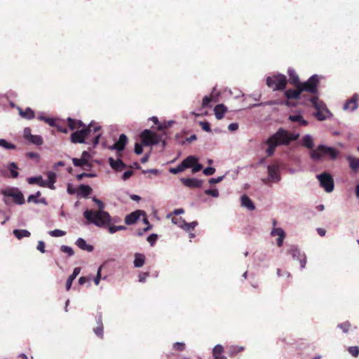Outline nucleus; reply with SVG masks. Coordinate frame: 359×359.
<instances>
[{"instance_id": "nucleus-1", "label": "nucleus", "mask_w": 359, "mask_h": 359, "mask_svg": "<svg viewBox=\"0 0 359 359\" xmlns=\"http://www.w3.org/2000/svg\"><path fill=\"white\" fill-rule=\"evenodd\" d=\"M81 128V130H77L72 133L70 136L71 142L74 144L87 143L92 144L93 147H96L102 135L100 132L101 127L94 126L91 123L88 126H85L84 128Z\"/></svg>"}, {"instance_id": "nucleus-2", "label": "nucleus", "mask_w": 359, "mask_h": 359, "mask_svg": "<svg viewBox=\"0 0 359 359\" xmlns=\"http://www.w3.org/2000/svg\"><path fill=\"white\" fill-rule=\"evenodd\" d=\"M299 134H293L282 128H279L265 142L268 144V149L266 150L267 156H272L278 146L288 145L292 142L297 140Z\"/></svg>"}, {"instance_id": "nucleus-3", "label": "nucleus", "mask_w": 359, "mask_h": 359, "mask_svg": "<svg viewBox=\"0 0 359 359\" xmlns=\"http://www.w3.org/2000/svg\"><path fill=\"white\" fill-rule=\"evenodd\" d=\"M93 201L97 205L99 210L96 211L87 210L84 212V217L90 223L97 226L102 227L109 225L111 222V217L109 214L104 211V205L102 201L93 197Z\"/></svg>"}, {"instance_id": "nucleus-4", "label": "nucleus", "mask_w": 359, "mask_h": 359, "mask_svg": "<svg viewBox=\"0 0 359 359\" xmlns=\"http://www.w3.org/2000/svg\"><path fill=\"white\" fill-rule=\"evenodd\" d=\"M327 156L334 160L338 156V151L333 147L319 145L316 149H312L311 152V157L315 161L320 160L323 157Z\"/></svg>"}, {"instance_id": "nucleus-5", "label": "nucleus", "mask_w": 359, "mask_h": 359, "mask_svg": "<svg viewBox=\"0 0 359 359\" xmlns=\"http://www.w3.org/2000/svg\"><path fill=\"white\" fill-rule=\"evenodd\" d=\"M287 83V78L281 74H274L268 76L266 79V84L273 90H283L286 88Z\"/></svg>"}, {"instance_id": "nucleus-6", "label": "nucleus", "mask_w": 359, "mask_h": 359, "mask_svg": "<svg viewBox=\"0 0 359 359\" xmlns=\"http://www.w3.org/2000/svg\"><path fill=\"white\" fill-rule=\"evenodd\" d=\"M140 138L142 144L145 146L155 145L161 142L165 144V140H163V135H158L150 130L146 129L143 130L140 134Z\"/></svg>"}, {"instance_id": "nucleus-7", "label": "nucleus", "mask_w": 359, "mask_h": 359, "mask_svg": "<svg viewBox=\"0 0 359 359\" xmlns=\"http://www.w3.org/2000/svg\"><path fill=\"white\" fill-rule=\"evenodd\" d=\"M319 77L318 75L314 74L311 76L306 81L301 83L299 84V88L303 93L304 92L309 93L313 96H316L315 95L318 93V85L319 83Z\"/></svg>"}, {"instance_id": "nucleus-8", "label": "nucleus", "mask_w": 359, "mask_h": 359, "mask_svg": "<svg viewBox=\"0 0 359 359\" xmlns=\"http://www.w3.org/2000/svg\"><path fill=\"white\" fill-rule=\"evenodd\" d=\"M308 101H309L313 107L316 109V112L315 114L316 117L319 121H323L326 118V114L329 112L325 103L320 100H319L317 96H311L308 98Z\"/></svg>"}, {"instance_id": "nucleus-9", "label": "nucleus", "mask_w": 359, "mask_h": 359, "mask_svg": "<svg viewBox=\"0 0 359 359\" xmlns=\"http://www.w3.org/2000/svg\"><path fill=\"white\" fill-rule=\"evenodd\" d=\"M1 194L4 196L12 197L15 203L22 205L25 203V198L22 193L15 187L2 189Z\"/></svg>"}, {"instance_id": "nucleus-10", "label": "nucleus", "mask_w": 359, "mask_h": 359, "mask_svg": "<svg viewBox=\"0 0 359 359\" xmlns=\"http://www.w3.org/2000/svg\"><path fill=\"white\" fill-rule=\"evenodd\" d=\"M187 168H192L193 172H197L202 169V165L198 163L196 157L189 156L181 162V172Z\"/></svg>"}, {"instance_id": "nucleus-11", "label": "nucleus", "mask_w": 359, "mask_h": 359, "mask_svg": "<svg viewBox=\"0 0 359 359\" xmlns=\"http://www.w3.org/2000/svg\"><path fill=\"white\" fill-rule=\"evenodd\" d=\"M318 179L320 182V186L324 188L325 191L331 192L334 189V180L332 177L326 172H323L318 175Z\"/></svg>"}, {"instance_id": "nucleus-12", "label": "nucleus", "mask_w": 359, "mask_h": 359, "mask_svg": "<svg viewBox=\"0 0 359 359\" xmlns=\"http://www.w3.org/2000/svg\"><path fill=\"white\" fill-rule=\"evenodd\" d=\"M289 253L292 255L293 259H297L299 262L302 269H304L306 264V257L304 253H302L301 251L296 247H292Z\"/></svg>"}, {"instance_id": "nucleus-13", "label": "nucleus", "mask_w": 359, "mask_h": 359, "mask_svg": "<svg viewBox=\"0 0 359 359\" xmlns=\"http://www.w3.org/2000/svg\"><path fill=\"white\" fill-rule=\"evenodd\" d=\"M25 137L30 142L36 145H41L43 142V138L40 135H34L31 134V130L29 128L25 129Z\"/></svg>"}, {"instance_id": "nucleus-14", "label": "nucleus", "mask_w": 359, "mask_h": 359, "mask_svg": "<svg viewBox=\"0 0 359 359\" xmlns=\"http://www.w3.org/2000/svg\"><path fill=\"white\" fill-rule=\"evenodd\" d=\"M198 225V222L194 221L191 223H187L185 220L181 219V229H183L189 233L190 241L195 237V234L192 233L195 227Z\"/></svg>"}, {"instance_id": "nucleus-15", "label": "nucleus", "mask_w": 359, "mask_h": 359, "mask_svg": "<svg viewBox=\"0 0 359 359\" xmlns=\"http://www.w3.org/2000/svg\"><path fill=\"white\" fill-rule=\"evenodd\" d=\"M150 119L156 126V128L158 130H165L168 129L172 126V124L176 123L174 121L160 122L156 116H153Z\"/></svg>"}, {"instance_id": "nucleus-16", "label": "nucleus", "mask_w": 359, "mask_h": 359, "mask_svg": "<svg viewBox=\"0 0 359 359\" xmlns=\"http://www.w3.org/2000/svg\"><path fill=\"white\" fill-rule=\"evenodd\" d=\"M181 182L189 188H199L203 184V180L196 178H181Z\"/></svg>"}, {"instance_id": "nucleus-17", "label": "nucleus", "mask_w": 359, "mask_h": 359, "mask_svg": "<svg viewBox=\"0 0 359 359\" xmlns=\"http://www.w3.org/2000/svg\"><path fill=\"white\" fill-rule=\"evenodd\" d=\"M296 89H287L285 91V96L287 100H299L302 94L298 86H294Z\"/></svg>"}, {"instance_id": "nucleus-18", "label": "nucleus", "mask_w": 359, "mask_h": 359, "mask_svg": "<svg viewBox=\"0 0 359 359\" xmlns=\"http://www.w3.org/2000/svg\"><path fill=\"white\" fill-rule=\"evenodd\" d=\"M127 142H128L127 136L124 134H121L119 136L118 141L114 144V145L111 147V149H115L118 151H121L125 149Z\"/></svg>"}, {"instance_id": "nucleus-19", "label": "nucleus", "mask_w": 359, "mask_h": 359, "mask_svg": "<svg viewBox=\"0 0 359 359\" xmlns=\"http://www.w3.org/2000/svg\"><path fill=\"white\" fill-rule=\"evenodd\" d=\"M268 173L271 179L274 182H278L280 179L279 175V167L278 165L273 164L268 166Z\"/></svg>"}, {"instance_id": "nucleus-20", "label": "nucleus", "mask_w": 359, "mask_h": 359, "mask_svg": "<svg viewBox=\"0 0 359 359\" xmlns=\"http://www.w3.org/2000/svg\"><path fill=\"white\" fill-rule=\"evenodd\" d=\"M358 99V95L357 94H354L350 100L346 101V104H344V109H350L351 111L355 110L358 107L357 103Z\"/></svg>"}, {"instance_id": "nucleus-21", "label": "nucleus", "mask_w": 359, "mask_h": 359, "mask_svg": "<svg viewBox=\"0 0 359 359\" xmlns=\"http://www.w3.org/2000/svg\"><path fill=\"white\" fill-rule=\"evenodd\" d=\"M18 110L20 116L25 119L31 120L35 117V113L30 107H27L23 110L22 108L18 107Z\"/></svg>"}, {"instance_id": "nucleus-22", "label": "nucleus", "mask_w": 359, "mask_h": 359, "mask_svg": "<svg viewBox=\"0 0 359 359\" xmlns=\"http://www.w3.org/2000/svg\"><path fill=\"white\" fill-rule=\"evenodd\" d=\"M67 121L68 127L71 130H74L76 129L79 130L81 128H84L86 126L85 123H83L81 121L76 120L72 118H68Z\"/></svg>"}, {"instance_id": "nucleus-23", "label": "nucleus", "mask_w": 359, "mask_h": 359, "mask_svg": "<svg viewBox=\"0 0 359 359\" xmlns=\"http://www.w3.org/2000/svg\"><path fill=\"white\" fill-rule=\"evenodd\" d=\"M142 213L141 210H136L135 212H131L130 214L128 215L125 217V223L128 225L133 224L135 223L137 219L140 218V216Z\"/></svg>"}, {"instance_id": "nucleus-24", "label": "nucleus", "mask_w": 359, "mask_h": 359, "mask_svg": "<svg viewBox=\"0 0 359 359\" xmlns=\"http://www.w3.org/2000/svg\"><path fill=\"white\" fill-rule=\"evenodd\" d=\"M287 74L289 76V80L290 84L293 86H299L300 83L299 78L298 74L296 73L294 69L290 68L287 70Z\"/></svg>"}, {"instance_id": "nucleus-25", "label": "nucleus", "mask_w": 359, "mask_h": 359, "mask_svg": "<svg viewBox=\"0 0 359 359\" xmlns=\"http://www.w3.org/2000/svg\"><path fill=\"white\" fill-rule=\"evenodd\" d=\"M109 163L111 167L117 171L122 170L126 166V164L121 159L114 160L112 158H109Z\"/></svg>"}, {"instance_id": "nucleus-26", "label": "nucleus", "mask_w": 359, "mask_h": 359, "mask_svg": "<svg viewBox=\"0 0 359 359\" xmlns=\"http://www.w3.org/2000/svg\"><path fill=\"white\" fill-rule=\"evenodd\" d=\"M76 245L82 250L93 252L94 247L92 245L87 244L83 238H79L76 241Z\"/></svg>"}, {"instance_id": "nucleus-27", "label": "nucleus", "mask_w": 359, "mask_h": 359, "mask_svg": "<svg viewBox=\"0 0 359 359\" xmlns=\"http://www.w3.org/2000/svg\"><path fill=\"white\" fill-rule=\"evenodd\" d=\"M47 177H48V180H44L46 187H48L50 189H55L54 184L56 182V174L54 172L50 171L47 173Z\"/></svg>"}, {"instance_id": "nucleus-28", "label": "nucleus", "mask_w": 359, "mask_h": 359, "mask_svg": "<svg viewBox=\"0 0 359 359\" xmlns=\"http://www.w3.org/2000/svg\"><path fill=\"white\" fill-rule=\"evenodd\" d=\"M92 188L89 185L81 184L78 187V196L88 197L92 193Z\"/></svg>"}, {"instance_id": "nucleus-29", "label": "nucleus", "mask_w": 359, "mask_h": 359, "mask_svg": "<svg viewBox=\"0 0 359 359\" xmlns=\"http://www.w3.org/2000/svg\"><path fill=\"white\" fill-rule=\"evenodd\" d=\"M227 109L223 104H219L215 106L214 109L215 117L220 120L224 117V113Z\"/></svg>"}, {"instance_id": "nucleus-30", "label": "nucleus", "mask_w": 359, "mask_h": 359, "mask_svg": "<svg viewBox=\"0 0 359 359\" xmlns=\"http://www.w3.org/2000/svg\"><path fill=\"white\" fill-rule=\"evenodd\" d=\"M346 158L349 163L351 169L355 172H357L359 170V158L351 156H347Z\"/></svg>"}, {"instance_id": "nucleus-31", "label": "nucleus", "mask_w": 359, "mask_h": 359, "mask_svg": "<svg viewBox=\"0 0 359 359\" xmlns=\"http://www.w3.org/2000/svg\"><path fill=\"white\" fill-rule=\"evenodd\" d=\"M241 205L250 210H254L255 209L253 202L247 195H243L241 196Z\"/></svg>"}, {"instance_id": "nucleus-32", "label": "nucleus", "mask_w": 359, "mask_h": 359, "mask_svg": "<svg viewBox=\"0 0 359 359\" xmlns=\"http://www.w3.org/2000/svg\"><path fill=\"white\" fill-rule=\"evenodd\" d=\"M27 182L29 184H38L41 187H46L45 181L43 180L41 175L29 177L27 179Z\"/></svg>"}, {"instance_id": "nucleus-33", "label": "nucleus", "mask_w": 359, "mask_h": 359, "mask_svg": "<svg viewBox=\"0 0 359 359\" xmlns=\"http://www.w3.org/2000/svg\"><path fill=\"white\" fill-rule=\"evenodd\" d=\"M145 263V256L141 253L135 254L134 266L135 267H142Z\"/></svg>"}, {"instance_id": "nucleus-34", "label": "nucleus", "mask_w": 359, "mask_h": 359, "mask_svg": "<svg viewBox=\"0 0 359 359\" xmlns=\"http://www.w3.org/2000/svg\"><path fill=\"white\" fill-rule=\"evenodd\" d=\"M289 120L292 122H298L299 125L304 126L309 124L308 121H306L301 114L290 115Z\"/></svg>"}, {"instance_id": "nucleus-35", "label": "nucleus", "mask_w": 359, "mask_h": 359, "mask_svg": "<svg viewBox=\"0 0 359 359\" xmlns=\"http://www.w3.org/2000/svg\"><path fill=\"white\" fill-rule=\"evenodd\" d=\"M13 234L18 239L20 240L24 237H29L31 233L26 229H15L13 230Z\"/></svg>"}, {"instance_id": "nucleus-36", "label": "nucleus", "mask_w": 359, "mask_h": 359, "mask_svg": "<svg viewBox=\"0 0 359 359\" xmlns=\"http://www.w3.org/2000/svg\"><path fill=\"white\" fill-rule=\"evenodd\" d=\"M79 273H80L79 268H75L74 269L72 274L68 278L67 283H66V289L67 290H69L70 289L73 280L76 278V277L79 275Z\"/></svg>"}, {"instance_id": "nucleus-37", "label": "nucleus", "mask_w": 359, "mask_h": 359, "mask_svg": "<svg viewBox=\"0 0 359 359\" xmlns=\"http://www.w3.org/2000/svg\"><path fill=\"white\" fill-rule=\"evenodd\" d=\"M302 145L312 149L313 147V139L311 135H306L302 139Z\"/></svg>"}, {"instance_id": "nucleus-38", "label": "nucleus", "mask_w": 359, "mask_h": 359, "mask_svg": "<svg viewBox=\"0 0 359 359\" xmlns=\"http://www.w3.org/2000/svg\"><path fill=\"white\" fill-rule=\"evenodd\" d=\"M8 169L11 172V177L12 178H17L19 175L17 169H18V165L15 163H11L8 165Z\"/></svg>"}, {"instance_id": "nucleus-39", "label": "nucleus", "mask_w": 359, "mask_h": 359, "mask_svg": "<svg viewBox=\"0 0 359 359\" xmlns=\"http://www.w3.org/2000/svg\"><path fill=\"white\" fill-rule=\"evenodd\" d=\"M72 162H73L74 165L76 167H81L83 165H90L89 162L82 158H73Z\"/></svg>"}, {"instance_id": "nucleus-40", "label": "nucleus", "mask_w": 359, "mask_h": 359, "mask_svg": "<svg viewBox=\"0 0 359 359\" xmlns=\"http://www.w3.org/2000/svg\"><path fill=\"white\" fill-rule=\"evenodd\" d=\"M178 215H180V209H175L172 213H170L167 215V218L171 219L172 224H177L179 219L176 216Z\"/></svg>"}, {"instance_id": "nucleus-41", "label": "nucleus", "mask_w": 359, "mask_h": 359, "mask_svg": "<svg viewBox=\"0 0 359 359\" xmlns=\"http://www.w3.org/2000/svg\"><path fill=\"white\" fill-rule=\"evenodd\" d=\"M98 326L94 329V332L97 336H102L103 334V327L101 321V317L100 316L97 320Z\"/></svg>"}, {"instance_id": "nucleus-42", "label": "nucleus", "mask_w": 359, "mask_h": 359, "mask_svg": "<svg viewBox=\"0 0 359 359\" xmlns=\"http://www.w3.org/2000/svg\"><path fill=\"white\" fill-rule=\"evenodd\" d=\"M49 235L53 237H60L66 234V232L60 229H55L48 232Z\"/></svg>"}, {"instance_id": "nucleus-43", "label": "nucleus", "mask_w": 359, "mask_h": 359, "mask_svg": "<svg viewBox=\"0 0 359 359\" xmlns=\"http://www.w3.org/2000/svg\"><path fill=\"white\" fill-rule=\"evenodd\" d=\"M271 235L272 236H278L280 237L285 236V233L281 228H273L271 232Z\"/></svg>"}, {"instance_id": "nucleus-44", "label": "nucleus", "mask_w": 359, "mask_h": 359, "mask_svg": "<svg viewBox=\"0 0 359 359\" xmlns=\"http://www.w3.org/2000/svg\"><path fill=\"white\" fill-rule=\"evenodd\" d=\"M224 351V348L222 345L217 344L216 345L212 350L213 356H220L221 354Z\"/></svg>"}, {"instance_id": "nucleus-45", "label": "nucleus", "mask_w": 359, "mask_h": 359, "mask_svg": "<svg viewBox=\"0 0 359 359\" xmlns=\"http://www.w3.org/2000/svg\"><path fill=\"white\" fill-rule=\"evenodd\" d=\"M0 146H2L3 147L7 149H13L15 148V145L8 142L4 139L0 140Z\"/></svg>"}, {"instance_id": "nucleus-46", "label": "nucleus", "mask_w": 359, "mask_h": 359, "mask_svg": "<svg viewBox=\"0 0 359 359\" xmlns=\"http://www.w3.org/2000/svg\"><path fill=\"white\" fill-rule=\"evenodd\" d=\"M62 252L67 253L69 256H73L74 255V252L73 249L67 245H62L60 248Z\"/></svg>"}, {"instance_id": "nucleus-47", "label": "nucleus", "mask_w": 359, "mask_h": 359, "mask_svg": "<svg viewBox=\"0 0 359 359\" xmlns=\"http://www.w3.org/2000/svg\"><path fill=\"white\" fill-rule=\"evenodd\" d=\"M337 327L341 329L344 333H346L351 327V324L349 322L346 321L343 323L338 324Z\"/></svg>"}, {"instance_id": "nucleus-48", "label": "nucleus", "mask_w": 359, "mask_h": 359, "mask_svg": "<svg viewBox=\"0 0 359 359\" xmlns=\"http://www.w3.org/2000/svg\"><path fill=\"white\" fill-rule=\"evenodd\" d=\"M348 350V352L353 357H357L359 355V347L358 346H350Z\"/></svg>"}, {"instance_id": "nucleus-49", "label": "nucleus", "mask_w": 359, "mask_h": 359, "mask_svg": "<svg viewBox=\"0 0 359 359\" xmlns=\"http://www.w3.org/2000/svg\"><path fill=\"white\" fill-rule=\"evenodd\" d=\"M212 96L210 95V96H205L203 98V101H202V106L203 107H207L209 106V104L210 103V102L212 101Z\"/></svg>"}, {"instance_id": "nucleus-50", "label": "nucleus", "mask_w": 359, "mask_h": 359, "mask_svg": "<svg viewBox=\"0 0 359 359\" xmlns=\"http://www.w3.org/2000/svg\"><path fill=\"white\" fill-rule=\"evenodd\" d=\"M126 227L124 226H111L109 228V231L110 233H114L118 231L123 230Z\"/></svg>"}, {"instance_id": "nucleus-51", "label": "nucleus", "mask_w": 359, "mask_h": 359, "mask_svg": "<svg viewBox=\"0 0 359 359\" xmlns=\"http://www.w3.org/2000/svg\"><path fill=\"white\" fill-rule=\"evenodd\" d=\"M200 126H201L202 129L206 132L210 133L211 128L210 126V124L208 122L206 121H201L199 123Z\"/></svg>"}, {"instance_id": "nucleus-52", "label": "nucleus", "mask_w": 359, "mask_h": 359, "mask_svg": "<svg viewBox=\"0 0 359 359\" xmlns=\"http://www.w3.org/2000/svg\"><path fill=\"white\" fill-rule=\"evenodd\" d=\"M39 119L44 121L46 123H47L50 126H55L56 124L55 121L53 118H46L44 116H40Z\"/></svg>"}, {"instance_id": "nucleus-53", "label": "nucleus", "mask_w": 359, "mask_h": 359, "mask_svg": "<svg viewBox=\"0 0 359 359\" xmlns=\"http://www.w3.org/2000/svg\"><path fill=\"white\" fill-rule=\"evenodd\" d=\"M205 194L213 197H217L219 196V191L217 189H207L205 191Z\"/></svg>"}, {"instance_id": "nucleus-54", "label": "nucleus", "mask_w": 359, "mask_h": 359, "mask_svg": "<svg viewBox=\"0 0 359 359\" xmlns=\"http://www.w3.org/2000/svg\"><path fill=\"white\" fill-rule=\"evenodd\" d=\"M157 238H158V236H157V235H156V234H155V233H152V234L149 235V236L147 237V241H148V242H149L151 245H153L156 243V240H157Z\"/></svg>"}, {"instance_id": "nucleus-55", "label": "nucleus", "mask_w": 359, "mask_h": 359, "mask_svg": "<svg viewBox=\"0 0 359 359\" xmlns=\"http://www.w3.org/2000/svg\"><path fill=\"white\" fill-rule=\"evenodd\" d=\"M203 172L208 176L212 175L215 172V169L212 167H208L203 170Z\"/></svg>"}, {"instance_id": "nucleus-56", "label": "nucleus", "mask_w": 359, "mask_h": 359, "mask_svg": "<svg viewBox=\"0 0 359 359\" xmlns=\"http://www.w3.org/2000/svg\"><path fill=\"white\" fill-rule=\"evenodd\" d=\"M67 191L69 194H78V188L74 187L71 184H68Z\"/></svg>"}, {"instance_id": "nucleus-57", "label": "nucleus", "mask_w": 359, "mask_h": 359, "mask_svg": "<svg viewBox=\"0 0 359 359\" xmlns=\"http://www.w3.org/2000/svg\"><path fill=\"white\" fill-rule=\"evenodd\" d=\"M197 139L196 135H191L189 137L186 138L185 140L182 139L181 137V144H184L185 142H191L192 141H194Z\"/></svg>"}, {"instance_id": "nucleus-58", "label": "nucleus", "mask_w": 359, "mask_h": 359, "mask_svg": "<svg viewBox=\"0 0 359 359\" xmlns=\"http://www.w3.org/2000/svg\"><path fill=\"white\" fill-rule=\"evenodd\" d=\"M37 250H39L41 252L44 253L45 252V243L43 241H40L38 242Z\"/></svg>"}, {"instance_id": "nucleus-59", "label": "nucleus", "mask_w": 359, "mask_h": 359, "mask_svg": "<svg viewBox=\"0 0 359 359\" xmlns=\"http://www.w3.org/2000/svg\"><path fill=\"white\" fill-rule=\"evenodd\" d=\"M101 269L102 266H100L97 270V273L96 277L94 278V283L95 285H98L101 278Z\"/></svg>"}, {"instance_id": "nucleus-60", "label": "nucleus", "mask_w": 359, "mask_h": 359, "mask_svg": "<svg viewBox=\"0 0 359 359\" xmlns=\"http://www.w3.org/2000/svg\"><path fill=\"white\" fill-rule=\"evenodd\" d=\"M142 147L140 144L139 143H135V154H141L142 153Z\"/></svg>"}, {"instance_id": "nucleus-61", "label": "nucleus", "mask_w": 359, "mask_h": 359, "mask_svg": "<svg viewBox=\"0 0 359 359\" xmlns=\"http://www.w3.org/2000/svg\"><path fill=\"white\" fill-rule=\"evenodd\" d=\"M133 175V170H127L123 174L122 178L123 180H126L128 178H130Z\"/></svg>"}, {"instance_id": "nucleus-62", "label": "nucleus", "mask_w": 359, "mask_h": 359, "mask_svg": "<svg viewBox=\"0 0 359 359\" xmlns=\"http://www.w3.org/2000/svg\"><path fill=\"white\" fill-rule=\"evenodd\" d=\"M223 179V177H218L217 178H211L209 180L210 184H217L220 182Z\"/></svg>"}, {"instance_id": "nucleus-63", "label": "nucleus", "mask_w": 359, "mask_h": 359, "mask_svg": "<svg viewBox=\"0 0 359 359\" xmlns=\"http://www.w3.org/2000/svg\"><path fill=\"white\" fill-rule=\"evenodd\" d=\"M228 128L231 131H235L238 128V125L236 123H232L229 125Z\"/></svg>"}, {"instance_id": "nucleus-64", "label": "nucleus", "mask_w": 359, "mask_h": 359, "mask_svg": "<svg viewBox=\"0 0 359 359\" xmlns=\"http://www.w3.org/2000/svg\"><path fill=\"white\" fill-rule=\"evenodd\" d=\"M54 127H56L57 130L60 131V132H62L63 133H68V130L65 127L61 126H60L58 124H55V126Z\"/></svg>"}]
</instances>
